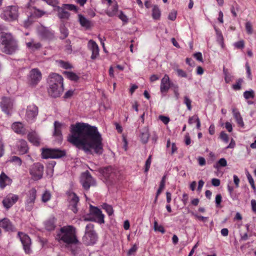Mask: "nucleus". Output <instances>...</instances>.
I'll return each mask as SVG.
<instances>
[{
	"label": "nucleus",
	"instance_id": "nucleus-1",
	"mask_svg": "<svg viewBox=\"0 0 256 256\" xmlns=\"http://www.w3.org/2000/svg\"><path fill=\"white\" fill-rule=\"evenodd\" d=\"M68 140L77 148L86 152L93 150L101 154L103 152L102 138L98 128L88 124L77 122L70 126Z\"/></svg>",
	"mask_w": 256,
	"mask_h": 256
},
{
	"label": "nucleus",
	"instance_id": "nucleus-2",
	"mask_svg": "<svg viewBox=\"0 0 256 256\" xmlns=\"http://www.w3.org/2000/svg\"><path fill=\"white\" fill-rule=\"evenodd\" d=\"M56 239L59 242L64 243L67 246L76 244L79 242L76 236V228L71 225L60 228Z\"/></svg>",
	"mask_w": 256,
	"mask_h": 256
},
{
	"label": "nucleus",
	"instance_id": "nucleus-3",
	"mask_svg": "<svg viewBox=\"0 0 256 256\" xmlns=\"http://www.w3.org/2000/svg\"><path fill=\"white\" fill-rule=\"evenodd\" d=\"M64 79L60 74L52 73L50 74L48 80V95L52 98H58L64 91Z\"/></svg>",
	"mask_w": 256,
	"mask_h": 256
},
{
	"label": "nucleus",
	"instance_id": "nucleus-4",
	"mask_svg": "<svg viewBox=\"0 0 256 256\" xmlns=\"http://www.w3.org/2000/svg\"><path fill=\"white\" fill-rule=\"evenodd\" d=\"M0 44L2 51L8 54H12L18 50V41L10 33H0Z\"/></svg>",
	"mask_w": 256,
	"mask_h": 256
},
{
	"label": "nucleus",
	"instance_id": "nucleus-5",
	"mask_svg": "<svg viewBox=\"0 0 256 256\" xmlns=\"http://www.w3.org/2000/svg\"><path fill=\"white\" fill-rule=\"evenodd\" d=\"M94 224L89 223L86 226L85 234L82 237V242L86 246H92L96 244L98 236L94 230Z\"/></svg>",
	"mask_w": 256,
	"mask_h": 256
},
{
	"label": "nucleus",
	"instance_id": "nucleus-6",
	"mask_svg": "<svg viewBox=\"0 0 256 256\" xmlns=\"http://www.w3.org/2000/svg\"><path fill=\"white\" fill-rule=\"evenodd\" d=\"M0 18L6 22L15 20L18 17V8L14 6L4 8L0 15Z\"/></svg>",
	"mask_w": 256,
	"mask_h": 256
},
{
	"label": "nucleus",
	"instance_id": "nucleus-7",
	"mask_svg": "<svg viewBox=\"0 0 256 256\" xmlns=\"http://www.w3.org/2000/svg\"><path fill=\"white\" fill-rule=\"evenodd\" d=\"M64 150L56 148H44L42 150V155L44 158H58L65 156Z\"/></svg>",
	"mask_w": 256,
	"mask_h": 256
},
{
	"label": "nucleus",
	"instance_id": "nucleus-8",
	"mask_svg": "<svg viewBox=\"0 0 256 256\" xmlns=\"http://www.w3.org/2000/svg\"><path fill=\"white\" fill-rule=\"evenodd\" d=\"M44 166L40 162H35L29 169L30 174L34 180H38L42 178Z\"/></svg>",
	"mask_w": 256,
	"mask_h": 256
},
{
	"label": "nucleus",
	"instance_id": "nucleus-9",
	"mask_svg": "<svg viewBox=\"0 0 256 256\" xmlns=\"http://www.w3.org/2000/svg\"><path fill=\"white\" fill-rule=\"evenodd\" d=\"M90 213L94 216V218H84L86 221H94L100 224L104 222V214H102V210L97 207L90 206Z\"/></svg>",
	"mask_w": 256,
	"mask_h": 256
},
{
	"label": "nucleus",
	"instance_id": "nucleus-10",
	"mask_svg": "<svg viewBox=\"0 0 256 256\" xmlns=\"http://www.w3.org/2000/svg\"><path fill=\"white\" fill-rule=\"evenodd\" d=\"M68 202V208L74 213L78 212V204L80 201V198L76 194L70 190L67 192Z\"/></svg>",
	"mask_w": 256,
	"mask_h": 256
},
{
	"label": "nucleus",
	"instance_id": "nucleus-11",
	"mask_svg": "<svg viewBox=\"0 0 256 256\" xmlns=\"http://www.w3.org/2000/svg\"><path fill=\"white\" fill-rule=\"evenodd\" d=\"M80 182L83 188L86 190H88L90 186L96 185L94 179L88 171L82 174Z\"/></svg>",
	"mask_w": 256,
	"mask_h": 256
},
{
	"label": "nucleus",
	"instance_id": "nucleus-12",
	"mask_svg": "<svg viewBox=\"0 0 256 256\" xmlns=\"http://www.w3.org/2000/svg\"><path fill=\"white\" fill-rule=\"evenodd\" d=\"M36 196V190L34 188H32L28 192L25 202L26 210L30 211L33 208Z\"/></svg>",
	"mask_w": 256,
	"mask_h": 256
},
{
	"label": "nucleus",
	"instance_id": "nucleus-13",
	"mask_svg": "<svg viewBox=\"0 0 256 256\" xmlns=\"http://www.w3.org/2000/svg\"><path fill=\"white\" fill-rule=\"evenodd\" d=\"M18 236L20 239V240L22 244L23 248L24 250V252L26 254H29L31 252V240L28 235L22 232H18Z\"/></svg>",
	"mask_w": 256,
	"mask_h": 256
},
{
	"label": "nucleus",
	"instance_id": "nucleus-14",
	"mask_svg": "<svg viewBox=\"0 0 256 256\" xmlns=\"http://www.w3.org/2000/svg\"><path fill=\"white\" fill-rule=\"evenodd\" d=\"M38 113V106L33 104L29 105L28 106L26 110V120L30 122L35 121Z\"/></svg>",
	"mask_w": 256,
	"mask_h": 256
},
{
	"label": "nucleus",
	"instance_id": "nucleus-15",
	"mask_svg": "<svg viewBox=\"0 0 256 256\" xmlns=\"http://www.w3.org/2000/svg\"><path fill=\"white\" fill-rule=\"evenodd\" d=\"M13 100L8 97H3L0 102V107L3 112L8 115L13 108Z\"/></svg>",
	"mask_w": 256,
	"mask_h": 256
},
{
	"label": "nucleus",
	"instance_id": "nucleus-16",
	"mask_svg": "<svg viewBox=\"0 0 256 256\" xmlns=\"http://www.w3.org/2000/svg\"><path fill=\"white\" fill-rule=\"evenodd\" d=\"M42 79V74L38 68L32 69L29 74V82L32 86L36 85Z\"/></svg>",
	"mask_w": 256,
	"mask_h": 256
},
{
	"label": "nucleus",
	"instance_id": "nucleus-17",
	"mask_svg": "<svg viewBox=\"0 0 256 256\" xmlns=\"http://www.w3.org/2000/svg\"><path fill=\"white\" fill-rule=\"evenodd\" d=\"M174 83L171 82L170 78L168 74H165L161 80L160 90L161 93H166L170 88H172L174 85Z\"/></svg>",
	"mask_w": 256,
	"mask_h": 256
},
{
	"label": "nucleus",
	"instance_id": "nucleus-18",
	"mask_svg": "<svg viewBox=\"0 0 256 256\" xmlns=\"http://www.w3.org/2000/svg\"><path fill=\"white\" fill-rule=\"evenodd\" d=\"M18 199V196L12 194H10L7 195L6 196L3 200V206L6 209H9L16 202Z\"/></svg>",
	"mask_w": 256,
	"mask_h": 256
},
{
	"label": "nucleus",
	"instance_id": "nucleus-19",
	"mask_svg": "<svg viewBox=\"0 0 256 256\" xmlns=\"http://www.w3.org/2000/svg\"><path fill=\"white\" fill-rule=\"evenodd\" d=\"M39 34L43 40H50L54 38V31L48 28H42L39 30Z\"/></svg>",
	"mask_w": 256,
	"mask_h": 256
},
{
	"label": "nucleus",
	"instance_id": "nucleus-20",
	"mask_svg": "<svg viewBox=\"0 0 256 256\" xmlns=\"http://www.w3.org/2000/svg\"><path fill=\"white\" fill-rule=\"evenodd\" d=\"M88 47L92 52L90 58L95 60L99 56V48L98 44L94 40H90L88 42Z\"/></svg>",
	"mask_w": 256,
	"mask_h": 256
},
{
	"label": "nucleus",
	"instance_id": "nucleus-21",
	"mask_svg": "<svg viewBox=\"0 0 256 256\" xmlns=\"http://www.w3.org/2000/svg\"><path fill=\"white\" fill-rule=\"evenodd\" d=\"M0 227L6 232H15L16 230V228L8 218H4L0 220Z\"/></svg>",
	"mask_w": 256,
	"mask_h": 256
},
{
	"label": "nucleus",
	"instance_id": "nucleus-22",
	"mask_svg": "<svg viewBox=\"0 0 256 256\" xmlns=\"http://www.w3.org/2000/svg\"><path fill=\"white\" fill-rule=\"evenodd\" d=\"M16 147L19 154H24L28 152L29 148L28 143L24 140H20L18 142Z\"/></svg>",
	"mask_w": 256,
	"mask_h": 256
},
{
	"label": "nucleus",
	"instance_id": "nucleus-23",
	"mask_svg": "<svg viewBox=\"0 0 256 256\" xmlns=\"http://www.w3.org/2000/svg\"><path fill=\"white\" fill-rule=\"evenodd\" d=\"M232 112L238 126L244 128V122L238 110L236 108H234L232 109Z\"/></svg>",
	"mask_w": 256,
	"mask_h": 256
},
{
	"label": "nucleus",
	"instance_id": "nucleus-24",
	"mask_svg": "<svg viewBox=\"0 0 256 256\" xmlns=\"http://www.w3.org/2000/svg\"><path fill=\"white\" fill-rule=\"evenodd\" d=\"M58 16L61 20H68L70 16V13L64 6L62 7L58 6L56 8Z\"/></svg>",
	"mask_w": 256,
	"mask_h": 256
},
{
	"label": "nucleus",
	"instance_id": "nucleus-25",
	"mask_svg": "<svg viewBox=\"0 0 256 256\" xmlns=\"http://www.w3.org/2000/svg\"><path fill=\"white\" fill-rule=\"evenodd\" d=\"M26 48L32 51H35L40 50L42 46V45L40 42H36L32 38L28 40H26Z\"/></svg>",
	"mask_w": 256,
	"mask_h": 256
},
{
	"label": "nucleus",
	"instance_id": "nucleus-26",
	"mask_svg": "<svg viewBox=\"0 0 256 256\" xmlns=\"http://www.w3.org/2000/svg\"><path fill=\"white\" fill-rule=\"evenodd\" d=\"M12 180L8 177L4 172H2L0 175V188H4L6 186L10 185L12 183Z\"/></svg>",
	"mask_w": 256,
	"mask_h": 256
},
{
	"label": "nucleus",
	"instance_id": "nucleus-27",
	"mask_svg": "<svg viewBox=\"0 0 256 256\" xmlns=\"http://www.w3.org/2000/svg\"><path fill=\"white\" fill-rule=\"evenodd\" d=\"M12 128L17 134H24L25 132V128L22 124L20 122L13 123L12 126Z\"/></svg>",
	"mask_w": 256,
	"mask_h": 256
},
{
	"label": "nucleus",
	"instance_id": "nucleus-28",
	"mask_svg": "<svg viewBox=\"0 0 256 256\" xmlns=\"http://www.w3.org/2000/svg\"><path fill=\"white\" fill-rule=\"evenodd\" d=\"M28 138L30 142L34 145L38 146L40 144V138L36 132H30L28 135Z\"/></svg>",
	"mask_w": 256,
	"mask_h": 256
},
{
	"label": "nucleus",
	"instance_id": "nucleus-29",
	"mask_svg": "<svg viewBox=\"0 0 256 256\" xmlns=\"http://www.w3.org/2000/svg\"><path fill=\"white\" fill-rule=\"evenodd\" d=\"M62 124L56 121L54 123V135L56 136H58L60 138H62Z\"/></svg>",
	"mask_w": 256,
	"mask_h": 256
},
{
	"label": "nucleus",
	"instance_id": "nucleus-30",
	"mask_svg": "<svg viewBox=\"0 0 256 256\" xmlns=\"http://www.w3.org/2000/svg\"><path fill=\"white\" fill-rule=\"evenodd\" d=\"M113 172V168L111 166H107L100 170V172L106 178H109Z\"/></svg>",
	"mask_w": 256,
	"mask_h": 256
},
{
	"label": "nucleus",
	"instance_id": "nucleus-31",
	"mask_svg": "<svg viewBox=\"0 0 256 256\" xmlns=\"http://www.w3.org/2000/svg\"><path fill=\"white\" fill-rule=\"evenodd\" d=\"M78 18L80 23L82 26L86 28H89L90 27V22L84 16L80 14L78 16Z\"/></svg>",
	"mask_w": 256,
	"mask_h": 256
},
{
	"label": "nucleus",
	"instance_id": "nucleus-32",
	"mask_svg": "<svg viewBox=\"0 0 256 256\" xmlns=\"http://www.w3.org/2000/svg\"><path fill=\"white\" fill-rule=\"evenodd\" d=\"M161 15L160 11L157 6H154L152 10V17L154 20L160 19Z\"/></svg>",
	"mask_w": 256,
	"mask_h": 256
},
{
	"label": "nucleus",
	"instance_id": "nucleus-33",
	"mask_svg": "<svg viewBox=\"0 0 256 256\" xmlns=\"http://www.w3.org/2000/svg\"><path fill=\"white\" fill-rule=\"evenodd\" d=\"M60 38L62 40L66 38L68 35V30L64 25H61L60 28Z\"/></svg>",
	"mask_w": 256,
	"mask_h": 256
},
{
	"label": "nucleus",
	"instance_id": "nucleus-34",
	"mask_svg": "<svg viewBox=\"0 0 256 256\" xmlns=\"http://www.w3.org/2000/svg\"><path fill=\"white\" fill-rule=\"evenodd\" d=\"M64 74L66 76L67 78L71 80L76 82L79 79V76L76 74L72 72H65Z\"/></svg>",
	"mask_w": 256,
	"mask_h": 256
},
{
	"label": "nucleus",
	"instance_id": "nucleus-35",
	"mask_svg": "<svg viewBox=\"0 0 256 256\" xmlns=\"http://www.w3.org/2000/svg\"><path fill=\"white\" fill-rule=\"evenodd\" d=\"M226 165L227 162L226 160L224 158H221L214 165V168L218 170L220 167H224Z\"/></svg>",
	"mask_w": 256,
	"mask_h": 256
},
{
	"label": "nucleus",
	"instance_id": "nucleus-36",
	"mask_svg": "<svg viewBox=\"0 0 256 256\" xmlns=\"http://www.w3.org/2000/svg\"><path fill=\"white\" fill-rule=\"evenodd\" d=\"M192 120H194V121L196 123V128L198 130H200L201 124H200V120L198 116L197 115L195 114L192 116H190L188 118V122L190 124H192Z\"/></svg>",
	"mask_w": 256,
	"mask_h": 256
},
{
	"label": "nucleus",
	"instance_id": "nucleus-37",
	"mask_svg": "<svg viewBox=\"0 0 256 256\" xmlns=\"http://www.w3.org/2000/svg\"><path fill=\"white\" fill-rule=\"evenodd\" d=\"M64 52L67 54H70L72 52V45L70 44L71 42L70 40L68 39L64 42Z\"/></svg>",
	"mask_w": 256,
	"mask_h": 256
},
{
	"label": "nucleus",
	"instance_id": "nucleus-38",
	"mask_svg": "<svg viewBox=\"0 0 256 256\" xmlns=\"http://www.w3.org/2000/svg\"><path fill=\"white\" fill-rule=\"evenodd\" d=\"M239 9L240 6L236 2H234V4L232 5L230 7V12L234 17L236 18L237 16L236 12L239 10Z\"/></svg>",
	"mask_w": 256,
	"mask_h": 256
},
{
	"label": "nucleus",
	"instance_id": "nucleus-39",
	"mask_svg": "<svg viewBox=\"0 0 256 256\" xmlns=\"http://www.w3.org/2000/svg\"><path fill=\"white\" fill-rule=\"evenodd\" d=\"M255 96L254 92L252 90H246L244 92V97L246 100L254 98Z\"/></svg>",
	"mask_w": 256,
	"mask_h": 256
},
{
	"label": "nucleus",
	"instance_id": "nucleus-40",
	"mask_svg": "<svg viewBox=\"0 0 256 256\" xmlns=\"http://www.w3.org/2000/svg\"><path fill=\"white\" fill-rule=\"evenodd\" d=\"M52 195L50 192L46 190L42 196V200L43 202H46L51 198Z\"/></svg>",
	"mask_w": 256,
	"mask_h": 256
},
{
	"label": "nucleus",
	"instance_id": "nucleus-41",
	"mask_svg": "<svg viewBox=\"0 0 256 256\" xmlns=\"http://www.w3.org/2000/svg\"><path fill=\"white\" fill-rule=\"evenodd\" d=\"M102 208L104 209L108 216H112L114 213V210L112 207L106 204H104L102 206Z\"/></svg>",
	"mask_w": 256,
	"mask_h": 256
},
{
	"label": "nucleus",
	"instance_id": "nucleus-42",
	"mask_svg": "<svg viewBox=\"0 0 256 256\" xmlns=\"http://www.w3.org/2000/svg\"><path fill=\"white\" fill-rule=\"evenodd\" d=\"M192 100L188 96H184V104H185L188 110L191 111L192 110Z\"/></svg>",
	"mask_w": 256,
	"mask_h": 256
},
{
	"label": "nucleus",
	"instance_id": "nucleus-43",
	"mask_svg": "<svg viewBox=\"0 0 256 256\" xmlns=\"http://www.w3.org/2000/svg\"><path fill=\"white\" fill-rule=\"evenodd\" d=\"M141 141L144 144H146L149 138V134L147 132H142L140 136Z\"/></svg>",
	"mask_w": 256,
	"mask_h": 256
},
{
	"label": "nucleus",
	"instance_id": "nucleus-44",
	"mask_svg": "<svg viewBox=\"0 0 256 256\" xmlns=\"http://www.w3.org/2000/svg\"><path fill=\"white\" fill-rule=\"evenodd\" d=\"M10 162H14L18 166H20L22 164V160L20 158L17 156H12L11 157L10 160Z\"/></svg>",
	"mask_w": 256,
	"mask_h": 256
},
{
	"label": "nucleus",
	"instance_id": "nucleus-45",
	"mask_svg": "<svg viewBox=\"0 0 256 256\" xmlns=\"http://www.w3.org/2000/svg\"><path fill=\"white\" fill-rule=\"evenodd\" d=\"M152 156L151 155L149 156L144 166V172H147L150 168L152 163Z\"/></svg>",
	"mask_w": 256,
	"mask_h": 256
},
{
	"label": "nucleus",
	"instance_id": "nucleus-46",
	"mask_svg": "<svg viewBox=\"0 0 256 256\" xmlns=\"http://www.w3.org/2000/svg\"><path fill=\"white\" fill-rule=\"evenodd\" d=\"M246 30L248 34H252L253 32L252 25L250 22L246 23Z\"/></svg>",
	"mask_w": 256,
	"mask_h": 256
},
{
	"label": "nucleus",
	"instance_id": "nucleus-47",
	"mask_svg": "<svg viewBox=\"0 0 256 256\" xmlns=\"http://www.w3.org/2000/svg\"><path fill=\"white\" fill-rule=\"evenodd\" d=\"M154 230L160 232L162 234H164L166 232L164 228L161 225L158 226L156 221L154 222Z\"/></svg>",
	"mask_w": 256,
	"mask_h": 256
},
{
	"label": "nucleus",
	"instance_id": "nucleus-48",
	"mask_svg": "<svg viewBox=\"0 0 256 256\" xmlns=\"http://www.w3.org/2000/svg\"><path fill=\"white\" fill-rule=\"evenodd\" d=\"M118 10V6L117 5L114 6L112 8V10H109L107 12V14L109 16H113L116 14V13L117 12Z\"/></svg>",
	"mask_w": 256,
	"mask_h": 256
},
{
	"label": "nucleus",
	"instance_id": "nucleus-49",
	"mask_svg": "<svg viewBox=\"0 0 256 256\" xmlns=\"http://www.w3.org/2000/svg\"><path fill=\"white\" fill-rule=\"evenodd\" d=\"M242 82V78L238 79L236 83L232 85V88L235 90H240L241 88V84Z\"/></svg>",
	"mask_w": 256,
	"mask_h": 256
},
{
	"label": "nucleus",
	"instance_id": "nucleus-50",
	"mask_svg": "<svg viewBox=\"0 0 256 256\" xmlns=\"http://www.w3.org/2000/svg\"><path fill=\"white\" fill-rule=\"evenodd\" d=\"M192 215L195 218H196L200 221L203 222H207L208 220V217H204V216L198 215L197 214L192 213Z\"/></svg>",
	"mask_w": 256,
	"mask_h": 256
},
{
	"label": "nucleus",
	"instance_id": "nucleus-51",
	"mask_svg": "<svg viewBox=\"0 0 256 256\" xmlns=\"http://www.w3.org/2000/svg\"><path fill=\"white\" fill-rule=\"evenodd\" d=\"M59 62L61 67L64 69H70L72 68L71 64L68 62H65L60 60Z\"/></svg>",
	"mask_w": 256,
	"mask_h": 256
},
{
	"label": "nucleus",
	"instance_id": "nucleus-52",
	"mask_svg": "<svg viewBox=\"0 0 256 256\" xmlns=\"http://www.w3.org/2000/svg\"><path fill=\"white\" fill-rule=\"evenodd\" d=\"M176 72L178 76L182 78H186L188 76L186 72L182 69L177 68L176 70Z\"/></svg>",
	"mask_w": 256,
	"mask_h": 256
},
{
	"label": "nucleus",
	"instance_id": "nucleus-53",
	"mask_svg": "<svg viewBox=\"0 0 256 256\" xmlns=\"http://www.w3.org/2000/svg\"><path fill=\"white\" fill-rule=\"evenodd\" d=\"M223 72L224 74V80L226 83H229L231 81V76L228 72V70L224 68Z\"/></svg>",
	"mask_w": 256,
	"mask_h": 256
},
{
	"label": "nucleus",
	"instance_id": "nucleus-54",
	"mask_svg": "<svg viewBox=\"0 0 256 256\" xmlns=\"http://www.w3.org/2000/svg\"><path fill=\"white\" fill-rule=\"evenodd\" d=\"M216 205L217 208L220 207V204L222 202V196L220 194H218L216 196Z\"/></svg>",
	"mask_w": 256,
	"mask_h": 256
},
{
	"label": "nucleus",
	"instance_id": "nucleus-55",
	"mask_svg": "<svg viewBox=\"0 0 256 256\" xmlns=\"http://www.w3.org/2000/svg\"><path fill=\"white\" fill-rule=\"evenodd\" d=\"M64 8L66 9L67 10H73V11H76L77 10V8L76 6H75L74 4H65L63 5Z\"/></svg>",
	"mask_w": 256,
	"mask_h": 256
},
{
	"label": "nucleus",
	"instance_id": "nucleus-56",
	"mask_svg": "<svg viewBox=\"0 0 256 256\" xmlns=\"http://www.w3.org/2000/svg\"><path fill=\"white\" fill-rule=\"evenodd\" d=\"M46 227L48 230H54V225L51 220H48L46 222Z\"/></svg>",
	"mask_w": 256,
	"mask_h": 256
},
{
	"label": "nucleus",
	"instance_id": "nucleus-57",
	"mask_svg": "<svg viewBox=\"0 0 256 256\" xmlns=\"http://www.w3.org/2000/svg\"><path fill=\"white\" fill-rule=\"evenodd\" d=\"M247 178H248V182H249L252 188V189L255 190L256 187H255V185H254V180L252 176H251V175L249 174V172H248Z\"/></svg>",
	"mask_w": 256,
	"mask_h": 256
},
{
	"label": "nucleus",
	"instance_id": "nucleus-58",
	"mask_svg": "<svg viewBox=\"0 0 256 256\" xmlns=\"http://www.w3.org/2000/svg\"><path fill=\"white\" fill-rule=\"evenodd\" d=\"M138 250V247L136 244L133 245V246L128 250V256H131L134 254Z\"/></svg>",
	"mask_w": 256,
	"mask_h": 256
},
{
	"label": "nucleus",
	"instance_id": "nucleus-59",
	"mask_svg": "<svg viewBox=\"0 0 256 256\" xmlns=\"http://www.w3.org/2000/svg\"><path fill=\"white\" fill-rule=\"evenodd\" d=\"M234 46L238 48H243L244 46V42L243 40H240L234 44Z\"/></svg>",
	"mask_w": 256,
	"mask_h": 256
},
{
	"label": "nucleus",
	"instance_id": "nucleus-60",
	"mask_svg": "<svg viewBox=\"0 0 256 256\" xmlns=\"http://www.w3.org/2000/svg\"><path fill=\"white\" fill-rule=\"evenodd\" d=\"M118 18L120 19L123 22H127L128 19L127 16L124 14V13L122 12H120V14L118 15Z\"/></svg>",
	"mask_w": 256,
	"mask_h": 256
},
{
	"label": "nucleus",
	"instance_id": "nucleus-61",
	"mask_svg": "<svg viewBox=\"0 0 256 256\" xmlns=\"http://www.w3.org/2000/svg\"><path fill=\"white\" fill-rule=\"evenodd\" d=\"M220 138L222 140L225 142H228V134L224 132H222L220 134Z\"/></svg>",
	"mask_w": 256,
	"mask_h": 256
},
{
	"label": "nucleus",
	"instance_id": "nucleus-62",
	"mask_svg": "<svg viewBox=\"0 0 256 256\" xmlns=\"http://www.w3.org/2000/svg\"><path fill=\"white\" fill-rule=\"evenodd\" d=\"M172 88H174V92L175 97L176 99L178 100L179 98L178 86V85L174 84Z\"/></svg>",
	"mask_w": 256,
	"mask_h": 256
},
{
	"label": "nucleus",
	"instance_id": "nucleus-63",
	"mask_svg": "<svg viewBox=\"0 0 256 256\" xmlns=\"http://www.w3.org/2000/svg\"><path fill=\"white\" fill-rule=\"evenodd\" d=\"M159 118L160 120H162L164 124H167L170 122L169 118L164 116H159Z\"/></svg>",
	"mask_w": 256,
	"mask_h": 256
},
{
	"label": "nucleus",
	"instance_id": "nucleus-64",
	"mask_svg": "<svg viewBox=\"0 0 256 256\" xmlns=\"http://www.w3.org/2000/svg\"><path fill=\"white\" fill-rule=\"evenodd\" d=\"M251 206L252 212L256 214V200H252Z\"/></svg>",
	"mask_w": 256,
	"mask_h": 256
}]
</instances>
